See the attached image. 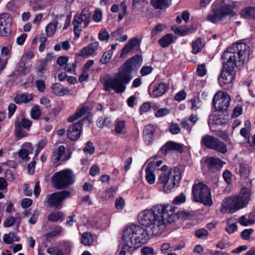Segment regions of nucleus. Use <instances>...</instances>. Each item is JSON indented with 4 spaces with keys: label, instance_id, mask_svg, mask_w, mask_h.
<instances>
[{
    "label": "nucleus",
    "instance_id": "obj_22",
    "mask_svg": "<svg viewBox=\"0 0 255 255\" xmlns=\"http://www.w3.org/2000/svg\"><path fill=\"white\" fill-rule=\"evenodd\" d=\"M21 217L19 213H17L14 216H10L5 219L3 222V226L6 228L11 227L15 225L18 228L20 224Z\"/></svg>",
    "mask_w": 255,
    "mask_h": 255
},
{
    "label": "nucleus",
    "instance_id": "obj_38",
    "mask_svg": "<svg viewBox=\"0 0 255 255\" xmlns=\"http://www.w3.org/2000/svg\"><path fill=\"white\" fill-rule=\"evenodd\" d=\"M31 67V65L26 66L24 61H20L18 64L16 71L19 74L26 75L30 72Z\"/></svg>",
    "mask_w": 255,
    "mask_h": 255
},
{
    "label": "nucleus",
    "instance_id": "obj_44",
    "mask_svg": "<svg viewBox=\"0 0 255 255\" xmlns=\"http://www.w3.org/2000/svg\"><path fill=\"white\" fill-rule=\"evenodd\" d=\"M15 133L16 136L21 138L26 136L27 134L26 132L22 130L19 122L16 121L15 122Z\"/></svg>",
    "mask_w": 255,
    "mask_h": 255
},
{
    "label": "nucleus",
    "instance_id": "obj_58",
    "mask_svg": "<svg viewBox=\"0 0 255 255\" xmlns=\"http://www.w3.org/2000/svg\"><path fill=\"white\" fill-rule=\"evenodd\" d=\"M83 150L85 152L92 154L95 151V147L93 144L90 141L87 142L86 146L84 148Z\"/></svg>",
    "mask_w": 255,
    "mask_h": 255
},
{
    "label": "nucleus",
    "instance_id": "obj_17",
    "mask_svg": "<svg viewBox=\"0 0 255 255\" xmlns=\"http://www.w3.org/2000/svg\"><path fill=\"white\" fill-rule=\"evenodd\" d=\"M99 47V42L95 41L83 48L80 51L79 55L85 58L89 57L91 56H94L97 54V51Z\"/></svg>",
    "mask_w": 255,
    "mask_h": 255
},
{
    "label": "nucleus",
    "instance_id": "obj_34",
    "mask_svg": "<svg viewBox=\"0 0 255 255\" xmlns=\"http://www.w3.org/2000/svg\"><path fill=\"white\" fill-rule=\"evenodd\" d=\"M245 219H246L245 216L243 215L240 217V225L248 226L254 224L255 222V211L250 213L247 222H245Z\"/></svg>",
    "mask_w": 255,
    "mask_h": 255
},
{
    "label": "nucleus",
    "instance_id": "obj_29",
    "mask_svg": "<svg viewBox=\"0 0 255 255\" xmlns=\"http://www.w3.org/2000/svg\"><path fill=\"white\" fill-rule=\"evenodd\" d=\"M217 138L209 134L202 136L201 140V144L208 148L213 149L217 141Z\"/></svg>",
    "mask_w": 255,
    "mask_h": 255
},
{
    "label": "nucleus",
    "instance_id": "obj_16",
    "mask_svg": "<svg viewBox=\"0 0 255 255\" xmlns=\"http://www.w3.org/2000/svg\"><path fill=\"white\" fill-rule=\"evenodd\" d=\"M70 156L65 153V147L63 145L60 146L57 151L53 152L52 159L53 163L57 166L59 161L65 162L68 160Z\"/></svg>",
    "mask_w": 255,
    "mask_h": 255
},
{
    "label": "nucleus",
    "instance_id": "obj_12",
    "mask_svg": "<svg viewBox=\"0 0 255 255\" xmlns=\"http://www.w3.org/2000/svg\"><path fill=\"white\" fill-rule=\"evenodd\" d=\"M239 208V196L237 195L226 198L223 202L220 211L223 214L235 212Z\"/></svg>",
    "mask_w": 255,
    "mask_h": 255
},
{
    "label": "nucleus",
    "instance_id": "obj_32",
    "mask_svg": "<svg viewBox=\"0 0 255 255\" xmlns=\"http://www.w3.org/2000/svg\"><path fill=\"white\" fill-rule=\"evenodd\" d=\"M205 46V41L203 39L198 38L192 43V53L196 54L199 53Z\"/></svg>",
    "mask_w": 255,
    "mask_h": 255
},
{
    "label": "nucleus",
    "instance_id": "obj_46",
    "mask_svg": "<svg viewBox=\"0 0 255 255\" xmlns=\"http://www.w3.org/2000/svg\"><path fill=\"white\" fill-rule=\"evenodd\" d=\"M228 223V226L226 228V230L228 233L232 234L238 230V226L236 223L233 222V219L229 220Z\"/></svg>",
    "mask_w": 255,
    "mask_h": 255
},
{
    "label": "nucleus",
    "instance_id": "obj_28",
    "mask_svg": "<svg viewBox=\"0 0 255 255\" xmlns=\"http://www.w3.org/2000/svg\"><path fill=\"white\" fill-rule=\"evenodd\" d=\"M139 42L138 39L136 37H134L129 40L128 43L125 45L122 50L121 57H123L133 49L139 43Z\"/></svg>",
    "mask_w": 255,
    "mask_h": 255
},
{
    "label": "nucleus",
    "instance_id": "obj_36",
    "mask_svg": "<svg viewBox=\"0 0 255 255\" xmlns=\"http://www.w3.org/2000/svg\"><path fill=\"white\" fill-rule=\"evenodd\" d=\"M32 98L31 94L25 93L16 95L14 98V101L17 104L27 103L31 101Z\"/></svg>",
    "mask_w": 255,
    "mask_h": 255
},
{
    "label": "nucleus",
    "instance_id": "obj_4",
    "mask_svg": "<svg viewBox=\"0 0 255 255\" xmlns=\"http://www.w3.org/2000/svg\"><path fill=\"white\" fill-rule=\"evenodd\" d=\"M182 173L178 168H171L168 172L161 173L158 178V183L162 185L163 191L169 193L178 186Z\"/></svg>",
    "mask_w": 255,
    "mask_h": 255
},
{
    "label": "nucleus",
    "instance_id": "obj_25",
    "mask_svg": "<svg viewBox=\"0 0 255 255\" xmlns=\"http://www.w3.org/2000/svg\"><path fill=\"white\" fill-rule=\"evenodd\" d=\"M171 29L174 32L181 36H185L189 33L193 32L195 29L193 28V25L187 26L186 27H172Z\"/></svg>",
    "mask_w": 255,
    "mask_h": 255
},
{
    "label": "nucleus",
    "instance_id": "obj_26",
    "mask_svg": "<svg viewBox=\"0 0 255 255\" xmlns=\"http://www.w3.org/2000/svg\"><path fill=\"white\" fill-rule=\"evenodd\" d=\"M177 38L172 34H167L158 40V43L163 48L168 47L170 44L174 42Z\"/></svg>",
    "mask_w": 255,
    "mask_h": 255
},
{
    "label": "nucleus",
    "instance_id": "obj_41",
    "mask_svg": "<svg viewBox=\"0 0 255 255\" xmlns=\"http://www.w3.org/2000/svg\"><path fill=\"white\" fill-rule=\"evenodd\" d=\"M115 132L119 134H124L126 132V124L124 121H118L115 128Z\"/></svg>",
    "mask_w": 255,
    "mask_h": 255
},
{
    "label": "nucleus",
    "instance_id": "obj_10",
    "mask_svg": "<svg viewBox=\"0 0 255 255\" xmlns=\"http://www.w3.org/2000/svg\"><path fill=\"white\" fill-rule=\"evenodd\" d=\"M230 96L224 92L219 91L215 94L212 104L215 110L219 112L226 111L230 105Z\"/></svg>",
    "mask_w": 255,
    "mask_h": 255
},
{
    "label": "nucleus",
    "instance_id": "obj_43",
    "mask_svg": "<svg viewBox=\"0 0 255 255\" xmlns=\"http://www.w3.org/2000/svg\"><path fill=\"white\" fill-rule=\"evenodd\" d=\"M57 25V22L55 23L50 22L45 27V31L47 36L52 37L54 34L56 26Z\"/></svg>",
    "mask_w": 255,
    "mask_h": 255
},
{
    "label": "nucleus",
    "instance_id": "obj_39",
    "mask_svg": "<svg viewBox=\"0 0 255 255\" xmlns=\"http://www.w3.org/2000/svg\"><path fill=\"white\" fill-rule=\"evenodd\" d=\"M213 149L224 154L227 151V147L224 142L217 138Z\"/></svg>",
    "mask_w": 255,
    "mask_h": 255
},
{
    "label": "nucleus",
    "instance_id": "obj_18",
    "mask_svg": "<svg viewBox=\"0 0 255 255\" xmlns=\"http://www.w3.org/2000/svg\"><path fill=\"white\" fill-rule=\"evenodd\" d=\"M205 162L209 171L213 172L220 170L225 163L220 158L215 157L207 158Z\"/></svg>",
    "mask_w": 255,
    "mask_h": 255
},
{
    "label": "nucleus",
    "instance_id": "obj_61",
    "mask_svg": "<svg viewBox=\"0 0 255 255\" xmlns=\"http://www.w3.org/2000/svg\"><path fill=\"white\" fill-rule=\"evenodd\" d=\"M169 130L172 134H177L180 132V128L177 124L173 123L171 125Z\"/></svg>",
    "mask_w": 255,
    "mask_h": 255
},
{
    "label": "nucleus",
    "instance_id": "obj_53",
    "mask_svg": "<svg viewBox=\"0 0 255 255\" xmlns=\"http://www.w3.org/2000/svg\"><path fill=\"white\" fill-rule=\"evenodd\" d=\"M169 113V111L165 108H160L155 113L156 118H161L167 116Z\"/></svg>",
    "mask_w": 255,
    "mask_h": 255
},
{
    "label": "nucleus",
    "instance_id": "obj_3",
    "mask_svg": "<svg viewBox=\"0 0 255 255\" xmlns=\"http://www.w3.org/2000/svg\"><path fill=\"white\" fill-rule=\"evenodd\" d=\"M239 42H236L229 47L221 57L223 68L218 77V83L221 87L231 84L235 78V69L239 61Z\"/></svg>",
    "mask_w": 255,
    "mask_h": 255
},
{
    "label": "nucleus",
    "instance_id": "obj_60",
    "mask_svg": "<svg viewBox=\"0 0 255 255\" xmlns=\"http://www.w3.org/2000/svg\"><path fill=\"white\" fill-rule=\"evenodd\" d=\"M165 28V26L162 24H157L151 31L152 36L156 35L158 33L162 32Z\"/></svg>",
    "mask_w": 255,
    "mask_h": 255
},
{
    "label": "nucleus",
    "instance_id": "obj_15",
    "mask_svg": "<svg viewBox=\"0 0 255 255\" xmlns=\"http://www.w3.org/2000/svg\"><path fill=\"white\" fill-rule=\"evenodd\" d=\"M82 124L83 121H79L69 126L67 130V135L71 140L75 141L79 138L82 128Z\"/></svg>",
    "mask_w": 255,
    "mask_h": 255
},
{
    "label": "nucleus",
    "instance_id": "obj_9",
    "mask_svg": "<svg viewBox=\"0 0 255 255\" xmlns=\"http://www.w3.org/2000/svg\"><path fill=\"white\" fill-rule=\"evenodd\" d=\"M91 12L88 8H84L80 14L74 16L72 24L74 26V31L77 38L81 34L82 28H86L90 21Z\"/></svg>",
    "mask_w": 255,
    "mask_h": 255
},
{
    "label": "nucleus",
    "instance_id": "obj_47",
    "mask_svg": "<svg viewBox=\"0 0 255 255\" xmlns=\"http://www.w3.org/2000/svg\"><path fill=\"white\" fill-rule=\"evenodd\" d=\"M214 124L216 125L222 126L225 125L227 120L226 118H224L222 115H217L214 117L213 119Z\"/></svg>",
    "mask_w": 255,
    "mask_h": 255
},
{
    "label": "nucleus",
    "instance_id": "obj_19",
    "mask_svg": "<svg viewBox=\"0 0 255 255\" xmlns=\"http://www.w3.org/2000/svg\"><path fill=\"white\" fill-rule=\"evenodd\" d=\"M51 89H52L53 93L58 96L72 95L73 94L72 90L65 87L59 83H54L52 84Z\"/></svg>",
    "mask_w": 255,
    "mask_h": 255
},
{
    "label": "nucleus",
    "instance_id": "obj_5",
    "mask_svg": "<svg viewBox=\"0 0 255 255\" xmlns=\"http://www.w3.org/2000/svg\"><path fill=\"white\" fill-rule=\"evenodd\" d=\"M249 173L247 165L240 164V182L243 184L240 189V209L246 207L251 200L252 181L248 176Z\"/></svg>",
    "mask_w": 255,
    "mask_h": 255
},
{
    "label": "nucleus",
    "instance_id": "obj_45",
    "mask_svg": "<svg viewBox=\"0 0 255 255\" xmlns=\"http://www.w3.org/2000/svg\"><path fill=\"white\" fill-rule=\"evenodd\" d=\"M30 116L34 120H37L41 116V112L38 105H35L30 111Z\"/></svg>",
    "mask_w": 255,
    "mask_h": 255
},
{
    "label": "nucleus",
    "instance_id": "obj_55",
    "mask_svg": "<svg viewBox=\"0 0 255 255\" xmlns=\"http://www.w3.org/2000/svg\"><path fill=\"white\" fill-rule=\"evenodd\" d=\"M190 102L191 104V108L192 110H196L201 106V102L198 98L192 99Z\"/></svg>",
    "mask_w": 255,
    "mask_h": 255
},
{
    "label": "nucleus",
    "instance_id": "obj_64",
    "mask_svg": "<svg viewBox=\"0 0 255 255\" xmlns=\"http://www.w3.org/2000/svg\"><path fill=\"white\" fill-rule=\"evenodd\" d=\"M123 31L121 29H117L111 34V39L116 41H119Z\"/></svg>",
    "mask_w": 255,
    "mask_h": 255
},
{
    "label": "nucleus",
    "instance_id": "obj_8",
    "mask_svg": "<svg viewBox=\"0 0 255 255\" xmlns=\"http://www.w3.org/2000/svg\"><path fill=\"white\" fill-rule=\"evenodd\" d=\"M192 194L195 202H199L209 206L213 204L211 191L206 185L202 183L193 186Z\"/></svg>",
    "mask_w": 255,
    "mask_h": 255
},
{
    "label": "nucleus",
    "instance_id": "obj_11",
    "mask_svg": "<svg viewBox=\"0 0 255 255\" xmlns=\"http://www.w3.org/2000/svg\"><path fill=\"white\" fill-rule=\"evenodd\" d=\"M70 195V192L66 190L48 195L46 197L47 206L59 209L62 206V202Z\"/></svg>",
    "mask_w": 255,
    "mask_h": 255
},
{
    "label": "nucleus",
    "instance_id": "obj_33",
    "mask_svg": "<svg viewBox=\"0 0 255 255\" xmlns=\"http://www.w3.org/2000/svg\"><path fill=\"white\" fill-rule=\"evenodd\" d=\"M171 0H151V5L156 9H162L169 6Z\"/></svg>",
    "mask_w": 255,
    "mask_h": 255
},
{
    "label": "nucleus",
    "instance_id": "obj_14",
    "mask_svg": "<svg viewBox=\"0 0 255 255\" xmlns=\"http://www.w3.org/2000/svg\"><path fill=\"white\" fill-rule=\"evenodd\" d=\"M170 87V82L167 83L161 82L156 84L154 85L152 90L149 89V93L152 98H157L162 96L169 89Z\"/></svg>",
    "mask_w": 255,
    "mask_h": 255
},
{
    "label": "nucleus",
    "instance_id": "obj_35",
    "mask_svg": "<svg viewBox=\"0 0 255 255\" xmlns=\"http://www.w3.org/2000/svg\"><path fill=\"white\" fill-rule=\"evenodd\" d=\"M87 112V108L85 107H82L78 109L76 112L72 115L70 116L68 119L69 122H73L84 116Z\"/></svg>",
    "mask_w": 255,
    "mask_h": 255
},
{
    "label": "nucleus",
    "instance_id": "obj_54",
    "mask_svg": "<svg viewBox=\"0 0 255 255\" xmlns=\"http://www.w3.org/2000/svg\"><path fill=\"white\" fill-rule=\"evenodd\" d=\"M140 253L142 255H154V249L151 247H144L140 250Z\"/></svg>",
    "mask_w": 255,
    "mask_h": 255
},
{
    "label": "nucleus",
    "instance_id": "obj_59",
    "mask_svg": "<svg viewBox=\"0 0 255 255\" xmlns=\"http://www.w3.org/2000/svg\"><path fill=\"white\" fill-rule=\"evenodd\" d=\"M181 126L182 128L186 129L188 132L190 133L193 125L190 122H189L188 120H187L186 118H184L182 121Z\"/></svg>",
    "mask_w": 255,
    "mask_h": 255
},
{
    "label": "nucleus",
    "instance_id": "obj_21",
    "mask_svg": "<svg viewBox=\"0 0 255 255\" xmlns=\"http://www.w3.org/2000/svg\"><path fill=\"white\" fill-rule=\"evenodd\" d=\"M154 131V128L151 125H148L145 127L143 131V135L146 144H150L152 143Z\"/></svg>",
    "mask_w": 255,
    "mask_h": 255
},
{
    "label": "nucleus",
    "instance_id": "obj_2",
    "mask_svg": "<svg viewBox=\"0 0 255 255\" xmlns=\"http://www.w3.org/2000/svg\"><path fill=\"white\" fill-rule=\"evenodd\" d=\"M141 62V58L138 55L127 60L113 78L106 80L104 84L105 90L110 91L113 89L117 93H124L126 89V85L133 78L131 74L132 68L139 66Z\"/></svg>",
    "mask_w": 255,
    "mask_h": 255
},
{
    "label": "nucleus",
    "instance_id": "obj_27",
    "mask_svg": "<svg viewBox=\"0 0 255 255\" xmlns=\"http://www.w3.org/2000/svg\"><path fill=\"white\" fill-rule=\"evenodd\" d=\"M241 16L246 19H255V7L248 6L240 11Z\"/></svg>",
    "mask_w": 255,
    "mask_h": 255
},
{
    "label": "nucleus",
    "instance_id": "obj_37",
    "mask_svg": "<svg viewBox=\"0 0 255 255\" xmlns=\"http://www.w3.org/2000/svg\"><path fill=\"white\" fill-rule=\"evenodd\" d=\"M93 241L94 237L91 233L86 232L83 234L81 242L83 245L90 246L92 244Z\"/></svg>",
    "mask_w": 255,
    "mask_h": 255
},
{
    "label": "nucleus",
    "instance_id": "obj_24",
    "mask_svg": "<svg viewBox=\"0 0 255 255\" xmlns=\"http://www.w3.org/2000/svg\"><path fill=\"white\" fill-rule=\"evenodd\" d=\"M250 49L248 45L240 41V62H242L243 64L249 59Z\"/></svg>",
    "mask_w": 255,
    "mask_h": 255
},
{
    "label": "nucleus",
    "instance_id": "obj_7",
    "mask_svg": "<svg viewBox=\"0 0 255 255\" xmlns=\"http://www.w3.org/2000/svg\"><path fill=\"white\" fill-rule=\"evenodd\" d=\"M233 6L227 5L220 8L213 10L207 16V19L211 22L217 23L219 22H226L228 19L237 16L236 13L233 11Z\"/></svg>",
    "mask_w": 255,
    "mask_h": 255
},
{
    "label": "nucleus",
    "instance_id": "obj_52",
    "mask_svg": "<svg viewBox=\"0 0 255 255\" xmlns=\"http://www.w3.org/2000/svg\"><path fill=\"white\" fill-rule=\"evenodd\" d=\"M186 201V196L184 194H180L179 196H176L172 201L174 205H179L183 203Z\"/></svg>",
    "mask_w": 255,
    "mask_h": 255
},
{
    "label": "nucleus",
    "instance_id": "obj_63",
    "mask_svg": "<svg viewBox=\"0 0 255 255\" xmlns=\"http://www.w3.org/2000/svg\"><path fill=\"white\" fill-rule=\"evenodd\" d=\"M197 237L200 239H206L208 236V232L204 229H201L195 232Z\"/></svg>",
    "mask_w": 255,
    "mask_h": 255
},
{
    "label": "nucleus",
    "instance_id": "obj_40",
    "mask_svg": "<svg viewBox=\"0 0 255 255\" xmlns=\"http://www.w3.org/2000/svg\"><path fill=\"white\" fill-rule=\"evenodd\" d=\"M48 56L49 55H47L43 60L37 62L35 66V68L37 73H41L42 71L46 69V67L48 64Z\"/></svg>",
    "mask_w": 255,
    "mask_h": 255
},
{
    "label": "nucleus",
    "instance_id": "obj_62",
    "mask_svg": "<svg viewBox=\"0 0 255 255\" xmlns=\"http://www.w3.org/2000/svg\"><path fill=\"white\" fill-rule=\"evenodd\" d=\"M223 177L227 184H230L232 183V173L229 170L224 171L223 173Z\"/></svg>",
    "mask_w": 255,
    "mask_h": 255
},
{
    "label": "nucleus",
    "instance_id": "obj_42",
    "mask_svg": "<svg viewBox=\"0 0 255 255\" xmlns=\"http://www.w3.org/2000/svg\"><path fill=\"white\" fill-rule=\"evenodd\" d=\"M17 241L18 238L14 232H10L8 234H4L3 241L6 244H11L13 241Z\"/></svg>",
    "mask_w": 255,
    "mask_h": 255
},
{
    "label": "nucleus",
    "instance_id": "obj_49",
    "mask_svg": "<svg viewBox=\"0 0 255 255\" xmlns=\"http://www.w3.org/2000/svg\"><path fill=\"white\" fill-rule=\"evenodd\" d=\"M63 218L62 213L61 212H55L51 213L48 216V220L52 222H56L60 220Z\"/></svg>",
    "mask_w": 255,
    "mask_h": 255
},
{
    "label": "nucleus",
    "instance_id": "obj_57",
    "mask_svg": "<svg viewBox=\"0 0 255 255\" xmlns=\"http://www.w3.org/2000/svg\"><path fill=\"white\" fill-rule=\"evenodd\" d=\"M19 122L20 126L27 130L29 129L32 124V122L30 120L24 118H22L21 120V121Z\"/></svg>",
    "mask_w": 255,
    "mask_h": 255
},
{
    "label": "nucleus",
    "instance_id": "obj_23",
    "mask_svg": "<svg viewBox=\"0 0 255 255\" xmlns=\"http://www.w3.org/2000/svg\"><path fill=\"white\" fill-rule=\"evenodd\" d=\"M32 145L29 142H25L22 144V147L18 152V156L21 159L28 160L29 159L28 155L32 152Z\"/></svg>",
    "mask_w": 255,
    "mask_h": 255
},
{
    "label": "nucleus",
    "instance_id": "obj_1",
    "mask_svg": "<svg viewBox=\"0 0 255 255\" xmlns=\"http://www.w3.org/2000/svg\"><path fill=\"white\" fill-rule=\"evenodd\" d=\"M188 217L187 213L179 212L177 208L169 204H157L150 209L140 212L138 222L145 229L134 224L127 227L123 234V244L119 255H131L142 244L146 243L149 237L163 233L168 224L178 220H186Z\"/></svg>",
    "mask_w": 255,
    "mask_h": 255
},
{
    "label": "nucleus",
    "instance_id": "obj_56",
    "mask_svg": "<svg viewBox=\"0 0 255 255\" xmlns=\"http://www.w3.org/2000/svg\"><path fill=\"white\" fill-rule=\"evenodd\" d=\"M98 38L101 41H106L110 38V35L105 29H103L100 31Z\"/></svg>",
    "mask_w": 255,
    "mask_h": 255
},
{
    "label": "nucleus",
    "instance_id": "obj_6",
    "mask_svg": "<svg viewBox=\"0 0 255 255\" xmlns=\"http://www.w3.org/2000/svg\"><path fill=\"white\" fill-rule=\"evenodd\" d=\"M51 180L56 189H64L75 182V175L71 169H66L55 173Z\"/></svg>",
    "mask_w": 255,
    "mask_h": 255
},
{
    "label": "nucleus",
    "instance_id": "obj_31",
    "mask_svg": "<svg viewBox=\"0 0 255 255\" xmlns=\"http://www.w3.org/2000/svg\"><path fill=\"white\" fill-rule=\"evenodd\" d=\"M252 129L251 123L247 120L245 122V127L240 129V135L245 138L246 142L250 141L251 137L250 131Z\"/></svg>",
    "mask_w": 255,
    "mask_h": 255
},
{
    "label": "nucleus",
    "instance_id": "obj_48",
    "mask_svg": "<svg viewBox=\"0 0 255 255\" xmlns=\"http://www.w3.org/2000/svg\"><path fill=\"white\" fill-rule=\"evenodd\" d=\"M46 252L49 255H64L62 250L56 247L48 248L46 250Z\"/></svg>",
    "mask_w": 255,
    "mask_h": 255
},
{
    "label": "nucleus",
    "instance_id": "obj_50",
    "mask_svg": "<svg viewBox=\"0 0 255 255\" xmlns=\"http://www.w3.org/2000/svg\"><path fill=\"white\" fill-rule=\"evenodd\" d=\"M254 232L253 229H246L240 233V236L244 240H249Z\"/></svg>",
    "mask_w": 255,
    "mask_h": 255
},
{
    "label": "nucleus",
    "instance_id": "obj_20",
    "mask_svg": "<svg viewBox=\"0 0 255 255\" xmlns=\"http://www.w3.org/2000/svg\"><path fill=\"white\" fill-rule=\"evenodd\" d=\"M172 150L182 152L183 150V145L173 141H168L161 148L160 151L163 154H166L168 151Z\"/></svg>",
    "mask_w": 255,
    "mask_h": 255
},
{
    "label": "nucleus",
    "instance_id": "obj_51",
    "mask_svg": "<svg viewBox=\"0 0 255 255\" xmlns=\"http://www.w3.org/2000/svg\"><path fill=\"white\" fill-rule=\"evenodd\" d=\"M113 53L112 51H107L105 52L102 55L100 61L103 64H106L108 63L111 60V58L113 56Z\"/></svg>",
    "mask_w": 255,
    "mask_h": 255
},
{
    "label": "nucleus",
    "instance_id": "obj_13",
    "mask_svg": "<svg viewBox=\"0 0 255 255\" xmlns=\"http://www.w3.org/2000/svg\"><path fill=\"white\" fill-rule=\"evenodd\" d=\"M12 21L9 14L3 13L0 14V36L5 37L10 33Z\"/></svg>",
    "mask_w": 255,
    "mask_h": 255
},
{
    "label": "nucleus",
    "instance_id": "obj_30",
    "mask_svg": "<svg viewBox=\"0 0 255 255\" xmlns=\"http://www.w3.org/2000/svg\"><path fill=\"white\" fill-rule=\"evenodd\" d=\"M154 172V163H149L145 169L146 181L149 184H153L155 182V177L153 173Z\"/></svg>",
    "mask_w": 255,
    "mask_h": 255
}]
</instances>
